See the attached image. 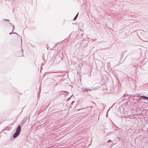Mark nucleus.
Wrapping results in <instances>:
<instances>
[{"label": "nucleus", "instance_id": "f257e3e1", "mask_svg": "<svg viewBox=\"0 0 148 148\" xmlns=\"http://www.w3.org/2000/svg\"><path fill=\"white\" fill-rule=\"evenodd\" d=\"M21 131V127L20 125L18 126L16 130V132L13 135L14 138L17 137L20 134Z\"/></svg>", "mask_w": 148, "mask_h": 148}, {"label": "nucleus", "instance_id": "f03ea898", "mask_svg": "<svg viewBox=\"0 0 148 148\" xmlns=\"http://www.w3.org/2000/svg\"><path fill=\"white\" fill-rule=\"evenodd\" d=\"M12 39L15 40H17L18 39H20V37L17 34H13L12 36Z\"/></svg>", "mask_w": 148, "mask_h": 148}, {"label": "nucleus", "instance_id": "7ed1b4c3", "mask_svg": "<svg viewBox=\"0 0 148 148\" xmlns=\"http://www.w3.org/2000/svg\"><path fill=\"white\" fill-rule=\"evenodd\" d=\"M90 90L88 89H85L84 90V91H90Z\"/></svg>", "mask_w": 148, "mask_h": 148}, {"label": "nucleus", "instance_id": "20e7f679", "mask_svg": "<svg viewBox=\"0 0 148 148\" xmlns=\"http://www.w3.org/2000/svg\"><path fill=\"white\" fill-rule=\"evenodd\" d=\"M140 97H143V98H146L147 99H148V97H145V96H140Z\"/></svg>", "mask_w": 148, "mask_h": 148}, {"label": "nucleus", "instance_id": "39448f33", "mask_svg": "<svg viewBox=\"0 0 148 148\" xmlns=\"http://www.w3.org/2000/svg\"><path fill=\"white\" fill-rule=\"evenodd\" d=\"M78 13L76 15V16H75V17H74V19H73V20H75L76 18H77V17L78 16Z\"/></svg>", "mask_w": 148, "mask_h": 148}, {"label": "nucleus", "instance_id": "423d86ee", "mask_svg": "<svg viewBox=\"0 0 148 148\" xmlns=\"http://www.w3.org/2000/svg\"><path fill=\"white\" fill-rule=\"evenodd\" d=\"M111 141V140H108V142H109V141Z\"/></svg>", "mask_w": 148, "mask_h": 148}]
</instances>
